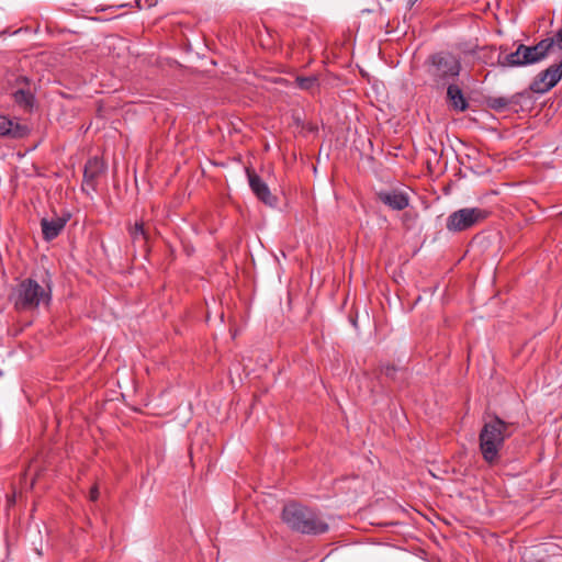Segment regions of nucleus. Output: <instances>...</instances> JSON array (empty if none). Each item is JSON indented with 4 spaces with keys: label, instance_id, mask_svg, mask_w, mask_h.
<instances>
[{
    "label": "nucleus",
    "instance_id": "14",
    "mask_svg": "<svg viewBox=\"0 0 562 562\" xmlns=\"http://www.w3.org/2000/svg\"><path fill=\"white\" fill-rule=\"evenodd\" d=\"M70 216V214H64L63 217H59L57 220L48 221L46 218H43L41 222L42 225V232L45 240H52L55 237L59 235L61 229L65 227L67 217Z\"/></svg>",
    "mask_w": 562,
    "mask_h": 562
},
{
    "label": "nucleus",
    "instance_id": "6",
    "mask_svg": "<svg viewBox=\"0 0 562 562\" xmlns=\"http://www.w3.org/2000/svg\"><path fill=\"white\" fill-rule=\"evenodd\" d=\"M562 79V59L559 64H553L546 70L540 71L530 85V90L535 93L543 94L551 90Z\"/></svg>",
    "mask_w": 562,
    "mask_h": 562
},
{
    "label": "nucleus",
    "instance_id": "17",
    "mask_svg": "<svg viewBox=\"0 0 562 562\" xmlns=\"http://www.w3.org/2000/svg\"><path fill=\"white\" fill-rule=\"evenodd\" d=\"M131 236H132L134 241L140 240V239L142 240H146L147 239L146 232L144 229L143 223H136L134 225V227L131 229Z\"/></svg>",
    "mask_w": 562,
    "mask_h": 562
},
{
    "label": "nucleus",
    "instance_id": "15",
    "mask_svg": "<svg viewBox=\"0 0 562 562\" xmlns=\"http://www.w3.org/2000/svg\"><path fill=\"white\" fill-rule=\"evenodd\" d=\"M519 97L520 94L512 97H488L486 99V105L496 112H503L512 109L514 105H517Z\"/></svg>",
    "mask_w": 562,
    "mask_h": 562
},
{
    "label": "nucleus",
    "instance_id": "21",
    "mask_svg": "<svg viewBox=\"0 0 562 562\" xmlns=\"http://www.w3.org/2000/svg\"><path fill=\"white\" fill-rule=\"evenodd\" d=\"M157 0H136V5L138 9H149L156 5Z\"/></svg>",
    "mask_w": 562,
    "mask_h": 562
},
{
    "label": "nucleus",
    "instance_id": "22",
    "mask_svg": "<svg viewBox=\"0 0 562 562\" xmlns=\"http://www.w3.org/2000/svg\"><path fill=\"white\" fill-rule=\"evenodd\" d=\"M554 38V49L562 50V27L557 32Z\"/></svg>",
    "mask_w": 562,
    "mask_h": 562
},
{
    "label": "nucleus",
    "instance_id": "19",
    "mask_svg": "<svg viewBox=\"0 0 562 562\" xmlns=\"http://www.w3.org/2000/svg\"><path fill=\"white\" fill-rule=\"evenodd\" d=\"M296 83L303 90L312 89L316 83L315 77H297Z\"/></svg>",
    "mask_w": 562,
    "mask_h": 562
},
{
    "label": "nucleus",
    "instance_id": "13",
    "mask_svg": "<svg viewBox=\"0 0 562 562\" xmlns=\"http://www.w3.org/2000/svg\"><path fill=\"white\" fill-rule=\"evenodd\" d=\"M447 99L454 111L464 112L469 108L461 88L457 85H447Z\"/></svg>",
    "mask_w": 562,
    "mask_h": 562
},
{
    "label": "nucleus",
    "instance_id": "7",
    "mask_svg": "<svg viewBox=\"0 0 562 562\" xmlns=\"http://www.w3.org/2000/svg\"><path fill=\"white\" fill-rule=\"evenodd\" d=\"M30 134V128L16 117L0 114V137L22 139Z\"/></svg>",
    "mask_w": 562,
    "mask_h": 562
},
{
    "label": "nucleus",
    "instance_id": "25",
    "mask_svg": "<svg viewBox=\"0 0 562 562\" xmlns=\"http://www.w3.org/2000/svg\"><path fill=\"white\" fill-rule=\"evenodd\" d=\"M418 0H411L409 4L411 7L414 5Z\"/></svg>",
    "mask_w": 562,
    "mask_h": 562
},
{
    "label": "nucleus",
    "instance_id": "11",
    "mask_svg": "<svg viewBox=\"0 0 562 562\" xmlns=\"http://www.w3.org/2000/svg\"><path fill=\"white\" fill-rule=\"evenodd\" d=\"M379 199L392 210L402 211L408 206L409 199L407 194L398 191L380 192Z\"/></svg>",
    "mask_w": 562,
    "mask_h": 562
},
{
    "label": "nucleus",
    "instance_id": "18",
    "mask_svg": "<svg viewBox=\"0 0 562 562\" xmlns=\"http://www.w3.org/2000/svg\"><path fill=\"white\" fill-rule=\"evenodd\" d=\"M25 475L32 476V483L31 486H33L34 482L41 476V470L37 464V461H33L29 464Z\"/></svg>",
    "mask_w": 562,
    "mask_h": 562
},
{
    "label": "nucleus",
    "instance_id": "23",
    "mask_svg": "<svg viewBox=\"0 0 562 562\" xmlns=\"http://www.w3.org/2000/svg\"><path fill=\"white\" fill-rule=\"evenodd\" d=\"M89 497H90V501H97L98 497H99V491H98V487L97 486H93L90 491V494H89Z\"/></svg>",
    "mask_w": 562,
    "mask_h": 562
},
{
    "label": "nucleus",
    "instance_id": "10",
    "mask_svg": "<svg viewBox=\"0 0 562 562\" xmlns=\"http://www.w3.org/2000/svg\"><path fill=\"white\" fill-rule=\"evenodd\" d=\"M248 182L254 194L265 204L274 205L277 198L270 192L268 184L252 170L246 169Z\"/></svg>",
    "mask_w": 562,
    "mask_h": 562
},
{
    "label": "nucleus",
    "instance_id": "8",
    "mask_svg": "<svg viewBox=\"0 0 562 562\" xmlns=\"http://www.w3.org/2000/svg\"><path fill=\"white\" fill-rule=\"evenodd\" d=\"M525 63L528 65L537 64L543 60L550 52L554 50V38H543L532 46L524 44Z\"/></svg>",
    "mask_w": 562,
    "mask_h": 562
},
{
    "label": "nucleus",
    "instance_id": "24",
    "mask_svg": "<svg viewBox=\"0 0 562 562\" xmlns=\"http://www.w3.org/2000/svg\"><path fill=\"white\" fill-rule=\"evenodd\" d=\"M15 493H13L11 496H8V506H13L15 504Z\"/></svg>",
    "mask_w": 562,
    "mask_h": 562
},
{
    "label": "nucleus",
    "instance_id": "9",
    "mask_svg": "<svg viewBox=\"0 0 562 562\" xmlns=\"http://www.w3.org/2000/svg\"><path fill=\"white\" fill-rule=\"evenodd\" d=\"M104 172V164L98 157L90 158L85 165L82 190L87 193L95 190L99 177Z\"/></svg>",
    "mask_w": 562,
    "mask_h": 562
},
{
    "label": "nucleus",
    "instance_id": "5",
    "mask_svg": "<svg viewBox=\"0 0 562 562\" xmlns=\"http://www.w3.org/2000/svg\"><path fill=\"white\" fill-rule=\"evenodd\" d=\"M490 212L480 207H464L452 212L446 221V228L451 233L468 231L482 223Z\"/></svg>",
    "mask_w": 562,
    "mask_h": 562
},
{
    "label": "nucleus",
    "instance_id": "2",
    "mask_svg": "<svg viewBox=\"0 0 562 562\" xmlns=\"http://www.w3.org/2000/svg\"><path fill=\"white\" fill-rule=\"evenodd\" d=\"M282 519L292 530L304 535H322L328 530V524L317 512L297 503L283 507Z\"/></svg>",
    "mask_w": 562,
    "mask_h": 562
},
{
    "label": "nucleus",
    "instance_id": "16",
    "mask_svg": "<svg viewBox=\"0 0 562 562\" xmlns=\"http://www.w3.org/2000/svg\"><path fill=\"white\" fill-rule=\"evenodd\" d=\"M14 102L26 111H30L34 104V95L24 89H18L13 92Z\"/></svg>",
    "mask_w": 562,
    "mask_h": 562
},
{
    "label": "nucleus",
    "instance_id": "1",
    "mask_svg": "<svg viewBox=\"0 0 562 562\" xmlns=\"http://www.w3.org/2000/svg\"><path fill=\"white\" fill-rule=\"evenodd\" d=\"M512 426L513 424L504 422L496 415L484 423L479 435L480 451L490 465L498 463L499 451L505 440L512 436Z\"/></svg>",
    "mask_w": 562,
    "mask_h": 562
},
{
    "label": "nucleus",
    "instance_id": "12",
    "mask_svg": "<svg viewBox=\"0 0 562 562\" xmlns=\"http://www.w3.org/2000/svg\"><path fill=\"white\" fill-rule=\"evenodd\" d=\"M524 55V44H519L515 52L506 55L499 54L497 58V64L503 68L527 66V64L525 63V58H522Z\"/></svg>",
    "mask_w": 562,
    "mask_h": 562
},
{
    "label": "nucleus",
    "instance_id": "4",
    "mask_svg": "<svg viewBox=\"0 0 562 562\" xmlns=\"http://www.w3.org/2000/svg\"><path fill=\"white\" fill-rule=\"evenodd\" d=\"M9 300L18 312H31L36 310L41 303L48 304L50 293L37 281L27 278L12 290Z\"/></svg>",
    "mask_w": 562,
    "mask_h": 562
},
{
    "label": "nucleus",
    "instance_id": "20",
    "mask_svg": "<svg viewBox=\"0 0 562 562\" xmlns=\"http://www.w3.org/2000/svg\"><path fill=\"white\" fill-rule=\"evenodd\" d=\"M397 371H398V369L393 364H383L381 367V373L392 380H395Z\"/></svg>",
    "mask_w": 562,
    "mask_h": 562
},
{
    "label": "nucleus",
    "instance_id": "3",
    "mask_svg": "<svg viewBox=\"0 0 562 562\" xmlns=\"http://www.w3.org/2000/svg\"><path fill=\"white\" fill-rule=\"evenodd\" d=\"M425 67L432 86L438 89L449 85L461 71L460 59L449 52L431 54L425 61Z\"/></svg>",
    "mask_w": 562,
    "mask_h": 562
}]
</instances>
